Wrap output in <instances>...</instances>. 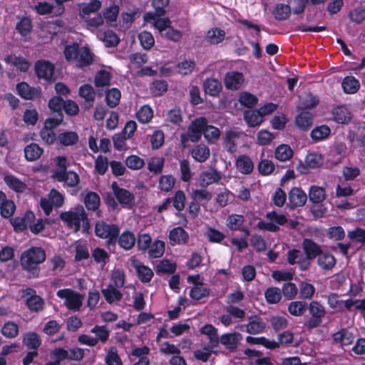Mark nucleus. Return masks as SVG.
<instances>
[{"mask_svg": "<svg viewBox=\"0 0 365 365\" xmlns=\"http://www.w3.org/2000/svg\"><path fill=\"white\" fill-rule=\"evenodd\" d=\"M308 309L311 318L307 321V326L309 328L319 327L326 314L324 307L317 301H312L309 303Z\"/></svg>", "mask_w": 365, "mask_h": 365, "instance_id": "0eeeda50", "label": "nucleus"}, {"mask_svg": "<svg viewBox=\"0 0 365 365\" xmlns=\"http://www.w3.org/2000/svg\"><path fill=\"white\" fill-rule=\"evenodd\" d=\"M54 175L58 181H63L69 187H75L79 182V177L75 172L56 171Z\"/></svg>", "mask_w": 365, "mask_h": 365, "instance_id": "6ab92c4d", "label": "nucleus"}, {"mask_svg": "<svg viewBox=\"0 0 365 365\" xmlns=\"http://www.w3.org/2000/svg\"><path fill=\"white\" fill-rule=\"evenodd\" d=\"M93 61V55L87 47H81L78 58L75 60L76 66L83 68L91 65Z\"/></svg>", "mask_w": 365, "mask_h": 365, "instance_id": "4be33fe9", "label": "nucleus"}, {"mask_svg": "<svg viewBox=\"0 0 365 365\" xmlns=\"http://www.w3.org/2000/svg\"><path fill=\"white\" fill-rule=\"evenodd\" d=\"M220 134L219 128L213 125H208L207 123L205 126L203 135L208 143H215L219 139Z\"/></svg>", "mask_w": 365, "mask_h": 365, "instance_id": "864d4df0", "label": "nucleus"}, {"mask_svg": "<svg viewBox=\"0 0 365 365\" xmlns=\"http://www.w3.org/2000/svg\"><path fill=\"white\" fill-rule=\"evenodd\" d=\"M302 248L306 255L305 259L310 260L319 257L323 252L319 245L310 239H305L302 242Z\"/></svg>", "mask_w": 365, "mask_h": 365, "instance_id": "f3484780", "label": "nucleus"}, {"mask_svg": "<svg viewBox=\"0 0 365 365\" xmlns=\"http://www.w3.org/2000/svg\"><path fill=\"white\" fill-rule=\"evenodd\" d=\"M80 48L79 45L77 43L65 46L63 54L66 61H75V60L78 58Z\"/></svg>", "mask_w": 365, "mask_h": 365, "instance_id": "6e6d98bb", "label": "nucleus"}, {"mask_svg": "<svg viewBox=\"0 0 365 365\" xmlns=\"http://www.w3.org/2000/svg\"><path fill=\"white\" fill-rule=\"evenodd\" d=\"M144 21L153 24L162 36L171 24L169 19L157 18L155 14L151 12H148L144 15Z\"/></svg>", "mask_w": 365, "mask_h": 365, "instance_id": "9b49d317", "label": "nucleus"}, {"mask_svg": "<svg viewBox=\"0 0 365 365\" xmlns=\"http://www.w3.org/2000/svg\"><path fill=\"white\" fill-rule=\"evenodd\" d=\"M306 309L307 304L301 301L292 302L288 306L289 314L295 317L302 316Z\"/></svg>", "mask_w": 365, "mask_h": 365, "instance_id": "13d9d810", "label": "nucleus"}, {"mask_svg": "<svg viewBox=\"0 0 365 365\" xmlns=\"http://www.w3.org/2000/svg\"><path fill=\"white\" fill-rule=\"evenodd\" d=\"M131 266L135 269L139 279L143 282H149L153 277V272L150 268L144 265L136 259H131Z\"/></svg>", "mask_w": 365, "mask_h": 365, "instance_id": "4468645a", "label": "nucleus"}, {"mask_svg": "<svg viewBox=\"0 0 365 365\" xmlns=\"http://www.w3.org/2000/svg\"><path fill=\"white\" fill-rule=\"evenodd\" d=\"M19 95L23 98L31 100L39 96V91L29 86L26 83L22 82L16 86Z\"/></svg>", "mask_w": 365, "mask_h": 365, "instance_id": "b1692460", "label": "nucleus"}, {"mask_svg": "<svg viewBox=\"0 0 365 365\" xmlns=\"http://www.w3.org/2000/svg\"><path fill=\"white\" fill-rule=\"evenodd\" d=\"M237 170L245 175L250 174L254 169V164L251 158L246 155H240L235 163Z\"/></svg>", "mask_w": 365, "mask_h": 365, "instance_id": "412c9836", "label": "nucleus"}, {"mask_svg": "<svg viewBox=\"0 0 365 365\" xmlns=\"http://www.w3.org/2000/svg\"><path fill=\"white\" fill-rule=\"evenodd\" d=\"M5 183L13 190L17 192H24L26 185L16 177L12 175H6L4 178Z\"/></svg>", "mask_w": 365, "mask_h": 365, "instance_id": "4c0bfd02", "label": "nucleus"}, {"mask_svg": "<svg viewBox=\"0 0 365 365\" xmlns=\"http://www.w3.org/2000/svg\"><path fill=\"white\" fill-rule=\"evenodd\" d=\"M353 334L346 329H341L333 334V339L341 346L350 345L354 341Z\"/></svg>", "mask_w": 365, "mask_h": 365, "instance_id": "c9c22d12", "label": "nucleus"}, {"mask_svg": "<svg viewBox=\"0 0 365 365\" xmlns=\"http://www.w3.org/2000/svg\"><path fill=\"white\" fill-rule=\"evenodd\" d=\"M324 158L320 154L311 153L307 155L304 163L300 162L297 170L301 174H307L309 169L317 168L323 165Z\"/></svg>", "mask_w": 365, "mask_h": 365, "instance_id": "6e6552de", "label": "nucleus"}, {"mask_svg": "<svg viewBox=\"0 0 365 365\" xmlns=\"http://www.w3.org/2000/svg\"><path fill=\"white\" fill-rule=\"evenodd\" d=\"M23 297L25 298L26 305L33 312H38L43 308L42 299L36 294L33 289H26L23 292Z\"/></svg>", "mask_w": 365, "mask_h": 365, "instance_id": "9d476101", "label": "nucleus"}, {"mask_svg": "<svg viewBox=\"0 0 365 365\" xmlns=\"http://www.w3.org/2000/svg\"><path fill=\"white\" fill-rule=\"evenodd\" d=\"M78 140V135L74 131L61 133L57 137V143L63 146L75 145Z\"/></svg>", "mask_w": 365, "mask_h": 365, "instance_id": "7c9ffc66", "label": "nucleus"}, {"mask_svg": "<svg viewBox=\"0 0 365 365\" xmlns=\"http://www.w3.org/2000/svg\"><path fill=\"white\" fill-rule=\"evenodd\" d=\"M121 97L120 91L117 88H111L106 92V99L107 104L110 108L118 105Z\"/></svg>", "mask_w": 365, "mask_h": 365, "instance_id": "680f3d73", "label": "nucleus"}, {"mask_svg": "<svg viewBox=\"0 0 365 365\" xmlns=\"http://www.w3.org/2000/svg\"><path fill=\"white\" fill-rule=\"evenodd\" d=\"M334 120L341 124H346L351 120V113L344 106H339L333 110Z\"/></svg>", "mask_w": 365, "mask_h": 365, "instance_id": "ea45409f", "label": "nucleus"}, {"mask_svg": "<svg viewBox=\"0 0 365 365\" xmlns=\"http://www.w3.org/2000/svg\"><path fill=\"white\" fill-rule=\"evenodd\" d=\"M117 288L118 287L110 284L106 289L102 290L103 297L108 303L111 304L121 299L123 295Z\"/></svg>", "mask_w": 365, "mask_h": 365, "instance_id": "72a5a7b5", "label": "nucleus"}, {"mask_svg": "<svg viewBox=\"0 0 365 365\" xmlns=\"http://www.w3.org/2000/svg\"><path fill=\"white\" fill-rule=\"evenodd\" d=\"M225 37V32L219 28H212L207 31L206 40L211 44H218L221 43Z\"/></svg>", "mask_w": 365, "mask_h": 365, "instance_id": "e433bc0d", "label": "nucleus"}, {"mask_svg": "<svg viewBox=\"0 0 365 365\" xmlns=\"http://www.w3.org/2000/svg\"><path fill=\"white\" fill-rule=\"evenodd\" d=\"M317 264L320 268L329 270L336 264V259L332 255L327 252H322L318 257Z\"/></svg>", "mask_w": 365, "mask_h": 365, "instance_id": "79ce46f5", "label": "nucleus"}, {"mask_svg": "<svg viewBox=\"0 0 365 365\" xmlns=\"http://www.w3.org/2000/svg\"><path fill=\"white\" fill-rule=\"evenodd\" d=\"M242 339V334L237 332H233L222 334L219 341L228 349H234Z\"/></svg>", "mask_w": 365, "mask_h": 365, "instance_id": "393cba45", "label": "nucleus"}, {"mask_svg": "<svg viewBox=\"0 0 365 365\" xmlns=\"http://www.w3.org/2000/svg\"><path fill=\"white\" fill-rule=\"evenodd\" d=\"M240 133L237 130H228L226 132L224 145L230 153H235L237 150L236 141L239 138Z\"/></svg>", "mask_w": 365, "mask_h": 365, "instance_id": "a878e982", "label": "nucleus"}, {"mask_svg": "<svg viewBox=\"0 0 365 365\" xmlns=\"http://www.w3.org/2000/svg\"><path fill=\"white\" fill-rule=\"evenodd\" d=\"M23 341L24 344L30 349H37L41 344V339L39 336L35 332H28L23 336Z\"/></svg>", "mask_w": 365, "mask_h": 365, "instance_id": "5fc2aeb1", "label": "nucleus"}, {"mask_svg": "<svg viewBox=\"0 0 365 365\" xmlns=\"http://www.w3.org/2000/svg\"><path fill=\"white\" fill-rule=\"evenodd\" d=\"M35 71L39 78L50 81L53 76L54 65L48 61L39 60L35 64Z\"/></svg>", "mask_w": 365, "mask_h": 365, "instance_id": "1a4fd4ad", "label": "nucleus"}, {"mask_svg": "<svg viewBox=\"0 0 365 365\" xmlns=\"http://www.w3.org/2000/svg\"><path fill=\"white\" fill-rule=\"evenodd\" d=\"M309 196L310 201L319 204L325 199L326 194L323 187L313 185L309 188Z\"/></svg>", "mask_w": 365, "mask_h": 365, "instance_id": "3c124183", "label": "nucleus"}, {"mask_svg": "<svg viewBox=\"0 0 365 365\" xmlns=\"http://www.w3.org/2000/svg\"><path fill=\"white\" fill-rule=\"evenodd\" d=\"M97 36L107 47L115 46L119 41L118 37L111 31L106 32L100 31L98 33Z\"/></svg>", "mask_w": 365, "mask_h": 365, "instance_id": "09e8293b", "label": "nucleus"}, {"mask_svg": "<svg viewBox=\"0 0 365 365\" xmlns=\"http://www.w3.org/2000/svg\"><path fill=\"white\" fill-rule=\"evenodd\" d=\"M246 341L250 344H261L267 349H274L278 347V343L274 340H270L265 337H253L248 336L246 337Z\"/></svg>", "mask_w": 365, "mask_h": 365, "instance_id": "a19ab883", "label": "nucleus"}, {"mask_svg": "<svg viewBox=\"0 0 365 365\" xmlns=\"http://www.w3.org/2000/svg\"><path fill=\"white\" fill-rule=\"evenodd\" d=\"M210 294V289L205 284H198L192 287L190 291V297L194 300H200Z\"/></svg>", "mask_w": 365, "mask_h": 365, "instance_id": "c03bdc74", "label": "nucleus"}, {"mask_svg": "<svg viewBox=\"0 0 365 365\" xmlns=\"http://www.w3.org/2000/svg\"><path fill=\"white\" fill-rule=\"evenodd\" d=\"M295 123L299 128L307 130L313 123V115L310 112L303 111L296 117Z\"/></svg>", "mask_w": 365, "mask_h": 365, "instance_id": "2f4dec72", "label": "nucleus"}, {"mask_svg": "<svg viewBox=\"0 0 365 365\" xmlns=\"http://www.w3.org/2000/svg\"><path fill=\"white\" fill-rule=\"evenodd\" d=\"M331 133L330 128L327 125L316 127L311 132V136L314 140H322L327 138Z\"/></svg>", "mask_w": 365, "mask_h": 365, "instance_id": "e2e57ef3", "label": "nucleus"}, {"mask_svg": "<svg viewBox=\"0 0 365 365\" xmlns=\"http://www.w3.org/2000/svg\"><path fill=\"white\" fill-rule=\"evenodd\" d=\"M43 153V149L36 143H31L24 148L26 158L29 161L38 159Z\"/></svg>", "mask_w": 365, "mask_h": 365, "instance_id": "49530a36", "label": "nucleus"}, {"mask_svg": "<svg viewBox=\"0 0 365 365\" xmlns=\"http://www.w3.org/2000/svg\"><path fill=\"white\" fill-rule=\"evenodd\" d=\"M56 295L63 300L65 306L69 310L78 311L82 306L83 296L73 289H59Z\"/></svg>", "mask_w": 365, "mask_h": 365, "instance_id": "7ed1b4c3", "label": "nucleus"}, {"mask_svg": "<svg viewBox=\"0 0 365 365\" xmlns=\"http://www.w3.org/2000/svg\"><path fill=\"white\" fill-rule=\"evenodd\" d=\"M106 365H123L122 360L118 355L116 347L111 346L105 358Z\"/></svg>", "mask_w": 365, "mask_h": 365, "instance_id": "052dcab7", "label": "nucleus"}, {"mask_svg": "<svg viewBox=\"0 0 365 365\" xmlns=\"http://www.w3.org/2000/svg\"><path fill=\"white\" fill-rule=\"evenodd\" d=\"M95 232L98 237L108 239L109 242H113L116 240V237L119 234V228L115 225L99 221L96 224Z\"/></svg>", "mask_w": 365, "mask_h": 365, "instance_id": "423d86ee", "label": "nucleus"}, {"mask_svg": "<svg viewBox=\"0 0 365 365\" xmlns=\"http://www.w3.org/2000/svg\"><path fill=\"white\" fill-rule=\"evenodd\" d=\"M202 334L207 335L209 339L208 346L211 349L215 348L219 344V338L217 334V329L211 324H206L200 329Z\"/></svg>", "mask_w": 365, "mask_h": 365, "instance_id": "bb28decb", "label": "nucleus"}, {"mask_svg": "<svg viewBox=\"0 0 365 365\" xmlns=\"http://www.w3.org/2000/svg\"><path fill=\"white\" fill-rule=\"evenodd\" d=\"M244 118L250 127L259 125L263 122L262 116L258 110H247L244 113Z\"/></svg>", "mask_w": 365, "mask_h": 365, "instance_id": "de8ad7c7", "label": "nucleus"}, {"mask_svg": "<svg viewBox=\"0 0 365 365\" xmlns=\"http://www.w3.org/2000/svg\"><path fill=\"white\" fill-rule=\"evenodd\" d=\"M307 200L306 193L298 187L292 188L289 192V203L290 208L303 206Z\"/></svg>", "mask_w": 365, "mask_h": 365, "instance_id": "ddd939ff", "label": "nucleus"}, {"mask_svg": "<svg viewBox=\"0 0 365 365\" xmlns=\"http://www.w3.org/2000/svg\"><path fill=\"white\" fill-rule=\"evenodd\" d=\"M266 300L269 304H276L279 302L282 297L281 290L277 287L267 289L264 293Z\"/></svg>", "mask_w": 365, "mask_h": 365, "instance_id": "774afa93", "label": "nucleus"}, {"mask_svg": "<svg viewBox=\"0 0 365 365\" xmlns=\"http://www.w3.org/2000/svg\"><path fill=\"white\" fill-rule=\"evenodd\" d=\"M60 217L75 232L79 231L81 227H82L84 233H87L90 229L88 215L82 206H78L62 212Z\"/></svg>", "mask_w": 365, "mask_h": 365, "instance_id": "f257e3e1", "label": "nucleus"}, {"mask_svg": "<svg viewBox=\"0 0 365 365\" xmlns=\"http://www.w3.org/2000/svg\"><path fill=\"white\" fill-rule=\"evenodd\" d=\"M221 179V175L216 170L212 169L202 172L199 177L200 186L206 187L213 183H217Z\"/></svg>", "mask_w": 365, "mask_h": 365, "instance_id": "a211bd4d", "label": "nucleus"}, {"mask_svg": "<svg viewBox=\"0 0 365 365\" xmlns=\"http://www.w3.org/2000/svg\"><path fill=\"white\" fill-rule=\"evenodd\" d=\"M148 249V254L150 257H160L165 251V243L161 240H155L153 244H150Z\"/></svg>", "mask_w": 365, "mask_h": 365, "instance_id": "bf43d9fd", "label": "nucleus"}, {"mask_svg": "<svg viewBox=\"0 0 365 365\" xmlns=\"http://www.w3.org/2000/svg\"><path fill=\"white\" fill-rule=\"evenodd\" d=\"M360 87L359 81L353 76H346L342 81V88L346 93H355Z\"/></svg>", "mask_w": 365, "mask_h": 365, "instance_id": "a18cd8bd", "label": "nucleus"}, {"mask_svg": "<svg viewBox=\"0 0 365 365\" xmlns=\"http://www.w3.org/2000/svg\"><path fill=\"white\" fill-rule=\"evenodd\" d=\"M268 222L259 221L257 227L262 230L276 232L279 230V225H284L287 222V218L283 214L272 211L266 214Z\"/></svg>", "mask_w": 365, "mask_h": 365, "instance_id": "20e7f679", "label": "nucleus"}, {"mask_svg": "<svg viewBox=\"0 0 365 365\" xmlns=\"http://www.w3.org/2000/svg\"><path fill=\"white\" fill-rule=\"evenodd\" d=\"M319 103V98L317 96L312 95L310 93H306L302 95L299 98V108L301 109L312 108Z\"/></svg>", "mask_w": 365, "mask_h": 365, "instance_id": "58836bf2", "label": "nucleus"}, {"mask_svg": "<svg viewBox=\"0 0 365 365\" xmlns=\"http://www.w3.org/2000/svg\"><path fill=\"white\" fill-rule=\"evenodd\" d=\"M266 327V323L259 318L250 319L246 325V331L250 334L262 333Z\"/></svg>", "mask_w": 365, "mask_h": 365, "instance_id": "f704fd0d", "label": "nucleus"}, {"mask_svg": "<svg viewBox=\"0 0 365 365\" xmlns=\"http://www.w3.org/2000/svg\"><path fill=\"white\" fill-rule=\"evenodd\" d=\"M204 91L212 96H217L222 90V83L215 78H207L203 83Z\"/></svg>", "mask_w": 365, "mask_h": 365, "instance_id": "cd10ccee", "label": "nucleus"}, {"mask_svg": "<svg viewBox=\"0 0 365 365\" xmlns=\"http://www.w3.org/2000/svg\"><path fill=\"white\" fill-rule=\"evenodd\" d=\"M210 149L205 145H199L192 150V158L200 163L205 161L210 156Z\"/></svg>", "mask_w": 365, "mask_h": 365, "instance_id": "8fccbe9b", "label": "nucleus"}, {"mask_svg": "<svg viewBox=\"0 0 365 365\" xmlns=\"http://www.w3.org/2000/svg\"><path fill=\"white\" fill-rule=\"evenodd\" d=\"M153 117V111L150 106L144 105L136 113V118L141 123L150 122Z\"/></svg>", "mask_w": 365, "mask_h": 365, "instance_id": "603ef678", "label": "nucleus"}, {"mask_svg": "<svg viewBox=\"0 0 365 365\" xmlns=\"http://www.w3.org/2000/svg\"><path fill=\"white\" fill-rule=\"evenodd\" d=\"M244 81V76L242 73L230 71L225 77V85L228 89L237 90L242 86Z\"/></svg>", "mask_w": 365, "mask_h": 365, "instance_id": "dca6fc26", "label": "nucleus"}, {"mask_svg": "<svg viewBox=\"0 0 365 365\" xmlns=\"http://www.w3.org/2000/svg\"><path fill=\"white\" fill-rule=\"evenodd\" d=\"M274 163L268 159H262L258 164V170L262 175L267 176L272 174L274 170Z\"/></svg>", "mask_w": 365, "mask_h": 365, "instance_id": "338daca9", "label": "nucleus"}, {"mask_svg": "<svg viewBox=\"0 0 365 365\" xmlns=\"http://www.w3.org/2000/svg\"><path fill=\"white\" fill-rule=\"evenodd\" d=\"M102 6V3L100 0H91L87 4H84L81 6L80 9V16L81 19L87 18L92 13L98 11Z\"/></svg>", "mask_w": 365, "mask_h": 365, "instance_id": "c85d7f7f", "label": "nucleus"}, {"mask_svg": "<svg viewBox=\"0 0 365 365\" xmlns=\"http://www.w3.org/2000/svg\"><path fill=\"white\" fill-rule=\"evenodd\" d=\"M113 193L118 202L125 207H130L133 203L134 197L128 190L118 187L117 182L111 185Z\"/></svg>", "mask_w": 365, "mask_h": 365, "instance_id": "2eb2a0df", "label": "nucleus"}, {"mask_svg": "<svg viewBox=\"0 0 365 365\" xmlns=\"http://www.w3.org/2000/svg\"><path fill=\"white\" fill-rule=\"evenodd\" d=\"M135 241L136 239L133 232L125 231L120 235L118 244L122 248L128 250L134 246Z\"/></svg>", "mask_w": 365, "mask_h": 365, "instance_id": "37998d69", "label": "nucleus"}, {"mask_svg": "<svg viewBox=\"0 0 365 365\" xmlns=\"http://www.w3.org/2000/svg\"><path fill=\"white\" fill-rule=\"evenodd\" d=\"M84 203L88 210H96L100 205V197L95 192H88L84 197Z\"/></svg>", "mask_w": 365, "mask_h": 365, "instance_id": "0e129e2a", "label": "nucleus"}, {"mask_svg": "<svg viewBox=\"0 0 365 365\" xmlns=\"http://www.w3.org/2000/svg\"><path fill=\"white\" fill-rule=\"evenodd\" d=\"M294 152L287 144H281L274 150V158L280 162H286L292 159Z\"/></svg>", "mask_w": 365, "mask_h": 365, "instance_id": "5701e85b", "label": "nucleus"}, {"mask_svg": "<svg viewBox=\"0 0 365 365\" xmlns=\"http://www.w3.org/2000/svg\"><path fill=\"white\" fill-rule=\"evenodd\" d=\"M4 61L6 63L16 67L23 72L27 71L31 66L30 63L25 58L14 54L7 56Z\"/></svg>", "mask_w": 365, "mask_h": 365, "instance_id": "aec40b11", "label": "nucleus"}, {"mask_svg": "<svg viewBox=\"0 0 365 365\" xmlns=\"http://www.w3.org/2000/svg\"><path fill=\"white\" fill-rule=\"evenodd\" d=\"M169 239L172 245H181L187 241L188 235L182 228L175 227L170 232Z\"/></svg>", "mask_w": 365, "mask_h": 365, "instance_id": "c756f323", "label": "nucleus"}, {"mask_svg": "<svg viewBox=\"0 0 365 365\" xmlns=\"http://www.w3.org/2000/svg\"><path fill=\"white\" fill-rule=\"evenodd\" d=\"M79 96L86 101L92 102L96 97V92L93 88L88 84L83 85L78 90Z\"/></svg>", "mask_w": 365, "mask_h": 365, "instance_id": "69168bd1", "label": "nucleus"}, {"mask_svg": "<svg viewBox=\"0 0 365 365\" xmlns=\"http://www.w3.org/2000/svg\"><path fill=\"white\" fill-rule=\"evenodd\" d=\"M287 260L291 265L298 264L299 269L302 271L307 269L310 264V262L302 256L300 250L292 249L287 252Z\"/></svg>", "mask_w": 365, "mask_h": 365, "instance_id": "f8f14e48", "label": "nucleus"}, {"mask_svg": "<svg viewBox=\"0 0 365 365\" xmlns=\"http://www.w3.org/2000/svg\"><path fill=\"white\" fill-rule=\"evenodd\" d=\"M119 14V6L115 4L106 7L103 11V18L108 25H113L118 19Z\"/></svg>", "mask_w": 365, "mask_h": 365, "instance_id": "473e14b6", "label": "nucleus"}, {"mask_svg": "<svg viewBox=\"0 0 365 365\" xmlns=\"http://www.w3.org/2000/svg\"><path fill=\"white\" fill-rule=\"evenodd\" d=\"M207 123V120L204 117L196 118L192 121L188 127L187 135H181L182 143H185L187 139H190L192 142L198 141L203 133Z\"/></svg>", "mask_w": 365, "mask_h": 365, "instance_id": "39448f33", "label": "nucleus"}, {"mask_svg": "<svg viewBox=\"0 0 365 365\" xmlns=\"http://www.w3.org/2000/svg\"><path fill=\"white\" fill-rule=\"evenodd\" d=\"M299 297L304 299H310L315 293V287L313 284L307 282H302L299 285Z\"/></svg>", "mask_w": 365, "mask_h": 365, "instance_id": "4d7b16f0", "label": "nucleus"}, {"mask_svg": "<svg viewBox=\"0 0 365 365\" xmlns=\"http://www.w3.org/2000/svg\"><path fill=\"white\" fill-rule=\"evenodd\" d=\"M46 259V252L41 247H31L24 252L21 257V264L28 272L36 271L38 265Z\"/></svg>", "mask_w": 365, "mask_h": 365, "instance_id": "f03ea898", "label": "nucleus"}]
</instances>
